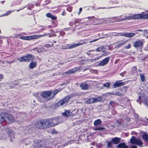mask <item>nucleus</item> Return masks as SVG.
Wrapping results in <instances>:
<instances>
[{
    "label": "nucleus",
    "instance_id": "15",
    "mask_svg": "<svg viewBox=\"0 0 148 148\" xmlns=\"http://www.w3.org/2000/svg\"><path fill=\"white\" fill-rule=\"evenodd\" d=\"M124 18L118 20L119 21H124L125 20H133V16L132 15H129L128 16H125Z\"/></svg>",
    "mask_w": 148,
    "mask_h": 148
},
{
    "label": "nucleus",
    "instance_id": "2",
    "mask_svg": "<svg viewBox=\"0 0 148 148\" xmlns=\"http://www.w3.org/2000/svg\"><path fill=\"white\" fill-rule=\"evenodd\" d=\"M14 121V117L11 115L6 113L3 112L0 114V123L3 121L11 123L13 122Z\"/></svg>",
    "mask_w": 148,
    "mask_h": 148
},
{
    "label": "nucleus",
    "instance_id": "34",
    "mask_svg": "<svg viewBox=\"0 0 148 148\" xmlns=\"http://www.w3.org/2000/svg\"><path fill=\"white\" fill-rule=\"evenodd\" d=\"M142 19H148V14H142Z\"/></svg>",
    "mask_w": 148,
    "mask_h": 148
},
{
    "label": "nucleus",
    "instance_id": "23",
    "mask_svg": "<svg viewBox=\"0 0 148 148\" xmlns=\"http://www.w3.org/2000/svg\"><path fill=\"white\" fill-rule=\"evenodd\" d=\"M118 148H127V147L124 143H121L117 145Z\"/></svg>",
    "mask_w": 148,
    "mask_h": 148
},
{
    "label": "nucleus",
    "instance_id": "6",
    "mask_svg": "<svg viewBox=\"0 0 148 148\" xmlns=\"http://www.w3.org/2000/svg\"><path fill=\"white\" fill-rule=\"evenodd\" d=\"M101 100V97H98L96 98H93L88 100L86 103L88 104L93 103L100 101Z\"/></svg>",
    "mask_w": 148,
    "mask_h": 148
},
{
    "label": "nucleus",
    "instance_id": "20",
    "mask_svg": "<svg viewBox=\"0 0 148 148\" xmlns=\"http://www.w3.org/2000/svg\"><path fill=\"white\" fill-rule=\"evenodd\" d=\"M34 95L36 97L38 101L40 102H43V100L40 97V94L38 93H35L34 94Z\"/></svg>",
    "mask_w": 148,
    "mask_h": 148
},
{
    "label": "nucleus",
    "instance_id": "16",
    "mask_svg": "<svg viewBox=\"0 0 148 148\" xmlns=\"http://www.w3.org/2000/svg\"><path fill=\"white\" fill-rule=\"evenodd\" d=\"M50 120L51 121V123L52 125V127L53 126L55 125H57L58 124V119L57 118H54L52 119H50Z\"/></svg>",
    "mask_w": 148,
    "mask_h": 148
},
{
    "label": "nucleus",
    "instance_id": "46",
    "mask_svg": "<svg viewBox=\"0 0 148 148\" xmlns=\"http://www.w3.org/2000/svg\"><path fill=\"white\" fill-rule=\"evenodd\" d=\"M44 46L47 47V48H49V47H51V45L49 44H47L46 45Z\"/></svg>",
    "mask_w": 148,
    "mask_h": 148
},
{
    "label": "nucleus",
    "instance_id": "36",
    "mask_svg": "<svg viewBox=\"0 0 148 148\" xmlns=\"http://www.w3.org/2000/svg\"><path fill=\"white\" fill-rule=\"evenodd\" d=\"M115 93L116 95L120 96H123V93H121L117 91H116Z\"/></svg>",
    "mask_w": 148,
    "mask_h": 148
},
{
    "label": "nucleus",
    "instance_id": "26",
    "mask_svg": "<svg viewBox=\"0 0 148 148\" xmlns=\"http://www.w3.org/2000/svg\"><path fill=\"white\" fill-rule=\"evenodd\" d=\"M14 11H15V10H12V11L9 10L7 12H6L5 14L0 16V17H3L4 16H7L10 15L11 12Z\"/></svg>",
    "mask_w": 148,
    "mask_h": 148
},
{
    "label": "nucleus",
    "instance_id": "32",
    "mask_svg": "<svg viewBox=\"0 0 148 148\" xmlns=\"http://www.w3.org/2000/svg\"><path fill=\"white\" fill-rule=\"evenodd\" d=\"M88 18L89 19L90 21H95V20H98L94 16L89 17Z\"/></svg>",
    "mask_w": 148,
    "mask_h": 148
},
{
    "label": "nucleus",
    "instance_id": "61",
    "mask_svg": "<svg viewBox=\"0 0 148 148\" xmlns=\"http://www.w3.org/2000/svg\"><path fill=\"white\" fill-rule=\"evenodd\" d=\"M59 74L58 73H54L53 74V75H52V76H55V75H58Z\"/></svg>",
    "mask_w": 148,
    "mask_h": 148
},
{
    "label": "nucleus",
    "instance_id": "64",
    "mask_svg": "<svg viewBox=\"0 0 148 148\" xmlns=\"http://www.w3.org/2000/svg\"><path fill=\"white\" fill-rule=\"evenodd\" d=\"M114 102L113 101H111L110 103V105H112L113 103Z\"/></svg>",
    "mask_w": 148,
    "mask_h": 148
},
{
    "label": "nucleus",
    "instance_id": "5",
    "mask_svg": "<svg viewBox=\"0 0 148 148\" xmlns=\"http://www.w3.org/2000/svg\"><path fill=\"white\" fill-rule=\"evenodd\" d=\"M139 99L140 102L143 103L148 107V97L147 95L143 94L139 97Z\"/></svg>",
    "mask_w": 148,
    "mask_h": 148
},
{
    "label": "nucleus",
    "instance_id": "8",
    "mask_svg": "<svg viewBox=\"0 0 148 148\" xmlns=\"http://www.w3.org/2000/svg\"><path fill=\"white\" fill-rule=\"evenodd\" d=\"M87 43L85 41H84L82 42H81L80 43H76L75 44H73L70 45H69L66 48H64L65 49H71L76 47H77L78 46L81 45H83L84 44H86Z\"/></svg>",
    "mask_w": 148,
    "mask_h": 148
},
{
    "label": "nucleus",
    "instance_id": "12",
    "mask_svg": "<svg viewBox=\"0 0 148 148\" xmlns=\"http://www.w3.org/2000/svg\"><path fill=\"white\" fill-rule=\"evenodd\" d=\"M36 36L33 35L31 36H21L20 37V38L21 39L24 40H29L32 39H35L36 37Z\"/></svg>",
    "mask_w": 148,
    "mask_h": 148
},
{
    "label": "nucleus",
    "instance_id": "1",
    "mask_svg": "<svg viewBox=\"0 0 148 148\" xmlns=\"http://www.w3.org/2000/svg\"><path fill=\"white\" fill-rule=\"evenodd\" d=\"M61 89H57L53 91H45L40 94L41 98L44 101H47L52 99L58 92L61 91Z\"/></svg>",
    "mask_w": 148,
    "mask_h": 148
},
{
    "label": "nucleus",
    "instance_id": "11",
    "mask_svg": "<svg viewBox=\"0 0 148 148\" xmlns=\"http://www.w3.org/2000/svg\"><path fill=\"white\" fill-rule=\"evenodd\" d=\"M143 42L139 40L136 41L133 45V46L137 49L143 47Z\"/></svg>",
    "mask_w": 148,
    "mask_h": 148
},
{
    "label": "nucleus",
    "instance_id": "4",
    "mask_svg": "<svg viewBox=\"0 0 148 148\" xmlns=\"http://www.w3.org/2000/svg\"><path fill=\"white\" fill-rule=\"evenodd\" d=\"M70 98V97L69 96H67L58 101L55 104V106L58 107L62 106H65L68 103V101Z\"/></svg>",
    "mask_w": 148,
    "mask_h": 148
},
{
    "label": "nucleus",
    "instance_id": "55",
    "mask_svg": "<svg viewBox=\"0 0 148 148\" xmlns=\"http://www.w3.org/2000/svg\"><path fill=\"white\" fill-rule=\"evenodd\" d=\"M139 121L141 123V124H143V125H145V124L143 123V121L142 120H139Z\"/></svg>",
    "mask_w": 148,
    "mask_h": 148
},
{
    "label": "nucleus",
    "instance_id": "13",
    "mask_svg": "<svg viewBox=\"0 0 148 148\" xmlns=\"http://www.w3.org/2000/svg\"><path fill=\"white\" fill-rule=\"evenodd\" d=\"M62 115L64 116L67 117L72 116L73 115L71 112L68 110H65L64 112L62 113Z\"/></svg>",
    "mask_w": 148,
    "mask_h": 148
},
{
    "label": "nucleus",
    "instance_id": "24",
    "mask_svg": "<svg viewBox=\"0 0 148 148\" xmlns=\"http://www.w3.org/2000/svg\"><path fill=\"white\" fill-rule=\"evenodd\" d=\"M101 123L102 121L100 119H98L94 122V125L95 126H97L101 124Z\"/></svg>",
    "mask_w": 148,
    "mask_h": 148
},
{
    "label": "nucleus",
    "instance_id": "47",
    "mask_svg": "<svg viewBox=\"0 0 148 148\" xmlns=\"http://www.w3.org/2000/svg\"><path fill=\"white\" fill-rule=\"evenodd\" d=\"M45 35H47V34H43V35H35V36H37L35 38V39L36 38H38V37H41V36H43Z\"/></svg>",
    "mask_w": 148,
    "mask_h": 148
},
{
    "label": "nucleus",
    "instance_id": "28",
    "mask_svg": "<svg viewBox=\"0 0 148 148\" xmlns=\"http://www.w3.org/2000/svg\"><path fill=\"white\" fill-rule=\"evenodd\" d=\"M143 138L145 141H148V135L146 134H144L142 135Z\"/></svg>",
    "mask_w": 148,
    "mask_h": 148
},
{
    "label": "nucleus",
    "instance_id": "3",
    "mask_svg": "<svg viewBox=\"0 0 148 148\" xmlns=\"http://www.w3.org/2000/svg\"><path fill=\"white\" fill-rule=\"evenodd\" d=\"M34 58V56L30 54H27L25 56L22 57L18 59L19 62H28L32 60Z\"/></svg>",
    "mask_w": 148,
    "mask_h": 148
},
{
    "label": "nucleus",
    "instance_id": "43",
    "mask_svg": "<svg viewBox=\"0 0 148 148\" xmlns=\"http://www.w3.org/2000/svg\"><path fill=\"white\" fill-rule=\"evenodd\" d=\"M18 85V84L17 83L13 84L10 86V88H13L14 86H16Z\"/></svg>",
    "mask_w": 148,
    "mask_h": 148
},
{
    "label": "nucleus",
    "instance_id": "48",
    "mask_svg": "<svg viewBox=\"0 0 148 148\" xmlns=\"http://www.w3.org/2000/svg\"><path fill=\"white\" fill-rule=\"evenodd\" d=\"M89 69V66H87L86 67L84 68L83 69H82V70H83V71H84L88 70Z\"/></svg>",
    "mask_w": 148,
    "mask_h": 148
},
{
    "label": "nucleus",
    "instance_id": "58",
    "mask_svg": "<svg viewBox=\"0 0 148 148\" xmlns=\"http://www.w3.org/2000/svg\"><path fill=\"white\" fill-rule=\"evenodd\" d=\"M130 148H137V147L136 146L133 145L130 147Z\"/></svg>",
    "mask_w": 148,
    "mask_h": 148
},
{
    "label": "nucleus",
    "instance_id": "56",
    "mask_svg": "<svg viewBox=\"0 0 148 148\" xmlns=\"http://www.w3.org/2000/svg\"><path fill=\"white\" fill-rule=\"evenodd\" d=\"M82 8H80L79 9V12H78V14H79L80 12L82 11Z\"/></svg>",
    "mask_w": 148,
    "mask_h": 148
},
{
    "label": "nucleus",
    "instance_id": "17",
    "mask_svg": "<svg viewBox=\"0 0 148 148\" xmlns=\"http://www.w3.org/2000/svg\"><path fill=\"white\" fill-rule=\"evenodd\" d=\"M121 140V139L118 137H116L112 139L111 141L114 144H117Z\"/></svg>",
    "mask_w": 148,
    "mask_h": 148
},
{
    "label": "nucleus",
    "instance_id": "54",
    "mask_svg": "<svg viewBox=\"0 0 148 148\" xmlns=\"http://www.w3.org/2000/svg\"><path fill=\"white\" fill-rule=\"evenodd\" d=\"M116 3H117L114 1H111L110 2V4H115Z\"/></svg>",
    "mask_w": 148,
    "mask_h": 148
},
{
    "label": "nucleus",
    "instance_id": "10",
    "mask_svg": "<svg viewBox=\"0 0 148 148\" xmlns=\"http://www.w3.org/2000/svg\"><path fill=\"white\" fill-rule=\"evenodd\" d=\"M110 59V57H108L105 58L101 61L98 64V65L99 66H103L106 65L108 63Z\"/></svg>",
    "mask_w": 148,
    "mask_h": 148
},
{
    "label": "nucleus",
    "instance_id": "50",
    "mask_svg": "<svg viewBox=\"0 0 148 148\" xmlns=\"http://www.w3.org/2000/svg\"><path fill=\"white\" fill-rule=\"evenodd\" d=\"M131 47V46L130 44H129L127 46L125 47V48L127 49H130Z\"/></svg>",
    "mask_w": 148,
    "mask_h": 148
},
{
    "label": "nucleus",
    "instance_id": "18",
    "mask_svg": "<svg viewBox=\"0 0 148 148\" xmlns=\"http://www.w3.org/2000/svg\"><path fill=\"white\" fill-rule=\"evenodd\" d=\"M124 83L123 82H121L120 81H116L114 84H113V86L114 88H116L124 85Z\"/></svg>",
    "mask_w": 148,
    "mask_h": 148
},
{
    "label": "nucleus",
    "instance_id": "31",
    "mask_svg": "<svg viewBox=\"0 0 148 148\" xmlns=\"http://www.w3.org/2000/svg\"><path fill=\"white\" fill-rule=\"evenodd\" d=\"M104 129V128L100 127H97L94 128L95 130L101 131Z\"/></svg>",
    "mask_w": 148,
    "mask_h": 148
},
{
    "label": "nucleus",
    "instance_id": "37",
    "mask_svg": "<svg viewBox=\"0 0 148 148\" xmlns=\"http://www.w3.org/2000/svg\"><path fill=\"white\" fill-rule=\"evenodd\" d=\"M103 47H98L96 49L95 51L96 52H99L101 51H102V50L103 49Z\"/></svg>",
    "mask_w": 148,
    "mask_h": 148
},
{
    "label": "nucleus",
    "instance_id": "60",
    "mask_svg": "<svg viewBox=\"0 0 148 148\" xmlns=\"http://www.w3.org/2000/svg\"><path fill=\"white\" fill-rule=\"evenodd\" d=\"M24 8H25V7H23V8H20V9H19V10H17L16 11H17V12H18V11H19L20 10H21L23 9Z\"/></svg>",
    "mask_w": 148,
    "mask_h": 148
},
{
    "label": "nucleus",
    "instance_id": "53",
    "mask_svg": "<svg viewBox=\"0 0 148 148\" xmlns=\"http://www.w3.org/2000/svg\"><path fill=\"white\" fill-rule=\"evenodd\" d=\"M125 71L122 72L120 74V75L122 76H124V75L125 73Z\"/></svg>",
    "mask_w": 148,
    "mask_h": 148
},
{
    "label": "nucleus",
    "instance_id": "63",
    "mask_svg": "<svg viewBox=\"0 0 148 148\" xmlns=\"http://www.w3.org/2000/svg\"><path fill=\"white\" fill-rule=\"evenodd\" d=\"M110 95H115V92H111L110 93Z\"/></svg>",
    "mask_w": 148,
    "mask_h": 148
},
{
    "label": "nucleus",
    "instance_id": "22",
    "mask_svg": "<svg viewBox=\"0 0 148 148\" xmlns=\"http://www.w3.org/2000/svg\"><path fill=\"white\" fill-rule=\"evenodd\" d=\"M36 66V62H31L29 65V68L30 69H33Z\"/></svg>",
    "mask_w": 148,
    "mask_h": 148
},
{
    "label": "nucleus",
    "instance_id": "29",
    "mask_svg": "<svg viewBox=\"0 0 148 148\" xmlns=\"http://www.w3.org/2000/svg\"><path fill=\"white\" fill-rule=\"evenodd\" d=\"M74 73V71L73 69H70L64 73V74H73Z\"/></svg>",
    "mask_w": 148,
    "mask_h": 148
},
{
    "label": "nucleus",
    "instance_id": "7",
    "mask_svg": "<svg viewBox=\"0 0 148 148\" xmlns=\"http://www.w3.org/2000/svg\"><path fill=\"white\" fill-rule=\"evenodd\" d=\"M130 142L132 144H136L138 145H141L142 143L141 141L139 139H136L134 136H132L130 139Z\"/></svg>",
    "mask_w": 148,
    "mask_h": 148
},
{
    "label": "nucleus",
    "instance_id": "39",
    "mask_svg": "<svg viewBox=\"0 0 148 148\" xmlns=\"http://www.w3.org/2000/svg\"><path fill=\"white\" fill-rule=\"evenodd\" d=\"M69 84V82L68 81H64L63 83L60 84V86H62L64 85H66L68 84Z\"/></svg>",
    "mask_w": 148,
    "mask_h": 148
},
{
    "label": "nucleus",
    "instance_id": "38",
    "mask_svg": "<svg viewBox=\"0 0 148 148\" xmlns=\"http://www.w3.org/2000/svg\"><path fill=\"white\" fill-rule=\"evenodd\" d=\"M132 72L133 73H136L137 71V68H136L135 67H133L132 69Z\"/></svg>",
    "mask_w": 148,
    "mask_h": 148
},
{
    "label": "nucleus",
    "instance_id": "41",
    "mask_svg": "<svg viewBox=\"0 0 148 148\" xmlns=\"http://www.w3.org/2000/svg\"><path fill=\"white\" fill-rule=\"evenodd\" d=\"M112 146V142L110 141L109 142H108L107 144V147H108L111 148Z\"/></svg>",
    "mask_w": 148,
    "mask_h": 148
},
{
    "label": "nucleus",
    "instance_id": "19",
    "mask_svg": "<svg viewBox=\"0 0 148 148\" xmlns=\"http://www.w3.org/2000/svg\"><path fill=\"white\" fill-rule=\"evenodd\" d=\"M142 14H136L132 15L133 20L142 19Z\"/></svg>",
    "mask_w": 148,
    "mask_h": 148
},
{
    "label": "nucleus",
    "instance_id": "42",
    "mask_svg": "<svg viewBox=\"0 0 148 148\" xmlns=\"http://www.w3.org/2000/svg\"><path fill=\"white\" fill-rule=\"evenodd\" d=\"M43 48H39L37 49V51L39 53H40L42 52Z\"/></svg>",
    "mask_w": 148,
    "mask_h": 148
},
{
    "label": "nucleus",
    "instance_id": "40",
    "mask_svg": "<svg viewBox=\"0 0 148 148\" xmlns=\"http://www.w3.org/2000/svg\"><path fill=\"white\" fill-rule=\"evenodd\" d=\"M50 18L53 20H55L57 19V17L56 16L51 15Z\"/></svg>",
    "mask_w": 148,
    "mask_h": 148
},
{
    "label": "nucleus",
    "instance_id": "30",
    "mask_svg": "<svg viewBox=\"0 0 148 148\" xmlns=\"http://www.w3.org/2000/svg\"><path fill=\"white\" fill-rule=\"evenodd\" d=\"M126 42V41H122L121 43L117 45V47L118 48H119L121 47Z\"/></svg>",
    "mask_w": 148,
    "mask_h": 148
},
{
    "label": "nucleus",
    "instance_id": "44",
    "mask_svg": "<svg viewBox=\"0 0 148 148\" xmlns=\"http://www.w3.org/2000/svg\"><path fill=\"white\" fill-rule=\"evenodd\" d=\"M104 86L106 87H108L110 86V84L109 83H106L103 84Z\"/></svg>",
    "mask_w": 148,
    "mask_h": 148
},
{
    "label": "nucleus",
    "instance_id": "35",
    "mask_svg": "<svg viewBox=\"0 0 148 148\" xmlns=\"http://www.w3.org/2000/svg\"><path fill=\"white\" fill-rule=\"evenodd\" d=\"M82 68V66H79L75 67L73 69L74 71V72L75 73V71L79 70Z\"/></svg>",
    "mask_w": 148,
    "mask_h": 148
},
{
    "label": "nucleus",
    "instance_id": "59",
    "mask_svg": "<svg viewBox=\"0 0 148 148\" xmlns=\"http://www.w3.org/2000/svg\"><path fill=\"white\" fill-rule=\"evenodd\" d=\"M118 34L117 35V36H123L122 35H122V34H123L122 33H118L117 34Z\"/></svg>",
    "mask_w": 148,
    "mask_h": 148
},
{
    "label": "nucleus",
    "instance_id": "9",
    "mask_svg": "<svg viewBox=\"0 0 148 148\" xmlns=\"http://www.w3.org/2000/svg\"><path fill=\"white\" fill-rule=\"evenodd\" d=\"M43 122L44 128L49 127H52L50 119H48L45 120H42Z\"/></svg>",
    "mask_w": 148,
    "mask_h": 148
},
{
    "label": "nucleus",
    "instance_id": "57",
    "mask_svg": "<svg viewBox=\"0 0 148 148\" xmlns=\"http://www.w3.org/2000/svg\"><path fill=\"white\" fill-rule=\"evenodd\" d=\"M134 116L136 118H137L138 117V115L137 114H134Z\"/></svg>",
    "mask_w": 148,
    "mask_h": 148
},
{
    "label": "nucleus",
    "instance_id": "14",
    "mask_svg": "<svg viewBox=\"0 0 148 148\" xmlns=\"http://www.w3.org/2000/svg\"><path fill=\"white\" fill-rule=\"evenodd\" d=\"M35 126L36 127L39 129L44 128L42 120L37 122L35 124Z\"/></svg>",
    "mask_w": 148,
    "mask_h": 148
},
{
    "label": "nucleus",
    "instance_id": "21",
    "mask_svg": "<svg viewBox=\"0 0 148 148\" xmlns=\"http://www.w3.org/2000/svg\"><path fill=\"white\" fill-rule=\"evenodd\" d=\"M121 35L126 37L131 38L134 36L135 35V34L133 33H126Z\"/></svg>",
    "mask_w": 148,
    "mask_h": 148
},
{
    "label": "nucleus",
    "instance_id": "27",
    "mask_svg": "<svg viewBox=\"0 0 148 148\" xmlns=\"http://www.w3.org/2000/svg\"><path fill=\"white\" fill-rule=\"evenodd\" d=\"M39 145H40V144L38 143H34V144L33 146L34 147V148H45V147L44 146H39Z\"/></svg>",
    "mask_w": 148,
    "mask_h": 148
},
{
    "label": "nucleus",
    "instance_id": "45",
    "mask_svg": "<svg viewBox=\"0 0 148 148\" xmlns=\"http://www.w3.org/2000/svg\"><path fill=\"white\" fill-rule=\"evenodd\" d=\"M52 14L51 13H48L46 14V16L47 17L50 18Z\"/></svg>",
    "mask_w": 148,
    "mask_h": 148
},
{
    "label": "nucleus",
    "instance_id": "33",
    "mask_svg": "<svg viewBox=\"0 0 148 148\" xmlns=\"http://www.w3.org/2000/svg\"><path fill=\"white\" fill-rule=\"evenodd\" d=\"M140 79L142 82H144L145 80V77L143 74L141 73L140 74Z\"/></svg>",
    "mask_w": 148,
    "mask_h": 148
},
{
    "label": "nucleus",
    "instance_id": "49",
    "mask_svg": "<svg viewBox=\"0 0 148 148\" xmlns=\"http://www.w3.org/2000/svg\"><path fill=\"white\" fill-rule=\"evenodd\" d=\"M101 57V56H100L99 57L96 58L94 59V60L95 61L99 59V58Z\"/></svg>",
    "mask_w": 148,
    "mask_h": 148
},
{
    "label": "nucleus",
    "instance_id": "25",
    "mask_svg": "<svg viewBox=\"0 0 148 148\" xmlns=\"http://www.w3.org/2000/svg\"><path fill=\"white\" fill-rule=\"evenodd\" d=\"M80 87L82 90H86L88 88V86L86 84H81Z\"/></svg>",
    "mask_w": 148,
    "mask_h": 148
},
{
    "label": "nucleus",
    "instance_id": "51",
    "mask_svg": "<svg viewBox=\"0 0 148 148\" xmlns=\"http://www.w3.org/2000/svg\"><path fill=\"white\" fill-rule=\"evenodd\" d=\"M3 78V75L2 74H0V81Z\"/></svg>",
    "mask_w": 148,
    "mask_h": 148
},
{
    "label": "nucleus",
    "instance_id": "62",
    "mask_svg": "<svg viewBox=\"0 0 148 148\" xmlns=\"http://www.w3.org/2000/svg\"><path fill=\"white\" fill-rule=\"evenodd\" d=\"M52 134H56L57 132L53 130L52 131Z\"/></svg>",
    "mask_w": 148,
    "mask_h": 148
},
{
    "label": "nucleus",
    "instance_id": "52",
    "mask_svg": "<svg viewBox=\"0 0 148 148\" xmlns=\"http://www.w3.org/2000/svg\"><path fill=\"white\" fill-rule=\"evenodd\" d=\"M99 38H97V39H95V40H93L91 41H90L89 42L90 43H91V42H95L97 41Z\"/></svg>",
    "mask_w": 148,
    "mask_h": 148
}]
</instances>
